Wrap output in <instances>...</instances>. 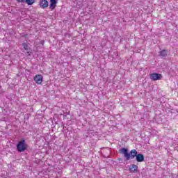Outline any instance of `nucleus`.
<instances>
[{
    "label": "nucleus",
    "instance_id": "4",
    "mask_svg": "<svg viewBox=\"0 0 178 178\" xmlns=\"http://www.w3.org/2000/svg\"><path fill=\"white\" fill-rule=\"evenodd\" d=\"M42 75L41 74H38L35 76H34L33 80L37 84H42Z\"/></svg>",
    "mask_w": 178,
    "mask_h": 178
},
{
    "label": "nucleus",
    "instance_id": "11",
    "mask_svg": "<svg viewBox=\"0 0 178 178\" xmlns=\"http://www.w3.org/2000/svg\"><path fill=\"white\" fill-rule=\"evenodd\" d=\"M35 2V0H25V3H27V5H33Z\"/></svg>",
    "mask_w": 178,
    "mask_h": 178
},
{
    "label": "nucleus",
    "instance_id": "5",
    "mask_svg": "<svg viewBox=\"0 0 178 178\" xmlns=\"http://www.w3.org/2000/svg\"><path fill=\"white\" fill-rule=\"evenodd\" d=\"M159 56L165 59L168 56V51L166 49H163L159 52Z\"/></svg>",
    "mask_w": 178,
    "mask_h": 178
},
{
    "label": "nucleus",
    "instance_id": "6",
    "mask_svg": "<svg viewBox=\"0 0 178 178\" xmlns=\"http://www.w3.org/2000/svg\"><path fill=\"white\" fill-rule=\"evenodd\" d=\"M22 47H23L24 49H25V51H26V54H28L29 55H30V54H31L32 50L30 47H29V44H27V43L23 42Z\"/></svg>",
    "mask_w": 178,
    "mask_h": 178
},
{
    "label": "nucleus",
    "instance_id": "9",
    "mask_svg": "<svg viewBox=\"0 0 178 178\" xmlns=\"http://www.w3.org/2000/svg\"><path fill=\"white\" fill-rule=\"evenodd\" d=\"M56 0H50L49 9H51V10H54V9L56 8Z\"/></svg>",
    "mask_w": 178,
    "mask_h": 178
},
{
    "label": "nucleus",
    "instance_id": "10",
    "mask_svg": "<svg viewBox=\"0 0 178 178\" xmlns=\"http://www.w3.org/2000/svg\"><path fill=\"white\" fill-rule=\"evenodd\" d=\"M136 159L137 162H144V154H137Z\"/></svg>",
    "mask_w": 178,
    "mask_h": 178
},
{
    "label": "nucleus",
    "instance_id": "12",
    "mask_svg": "<svg viewBox=\"0 0 178 178\" xmlns=\"http://www.w3.org/2000/svg\"><path fill=\"white\" fill-rule=\"evenodd\" d=\"M17 2H25L26 1V0H17Z\"/></svg>",
    "mask_w": 178,
    "mask_h": 178
},
{
    "label": "nucleus",
    "instance_id": "2",
    "mask_svg": "<svg viewBox=\"0 0 178 178\" xmlns=\"http://www.w3.org/2000/svg\"><path fill=\"white\" fill-rule=\"evenodd\" d=\"M17 149L18 152H24L27 149V144H26V140L22 139L17 145Z\"/></svg>",
    "mask_w": 178,
    "mask_h": 178
},
{
    "label": "nucleus",
    "instance_id": "8",
    "mask_svg": "<svg viewBox=\"0 0 178 178\" xmlns=\"http://www.w3.org/2000/svg\"><path fill=\"white\" fill-rule=\"evenodd\" d=\"M138 169V166L137 165L133 164L129 167V171L132 173H137V170Z\"/></svg>",
    "mask_w": 178,
    "mask_h": 178
},
{
    "label": "nucleus",
    "instance_id": "1",
    "mask_svg": "<svg viewBox=\"0 0 178 178\" xmlns=\"http://www.w3.org/2000/svg\"><path fill=\"white\" fill-rule=\"evenodd\" d=\"M120 154H123L126 161H130L136 158L138 152L136 149H132L129 153V149L123 147L120 149Z\"/></svg>",
    "mask_w": 178,
    "mask_h": 178
},
{
    "label": "nucleus",
    "instance_id": "13",
    "mask_svg": "<svg viewBox=\"0 0 178 178\" xmlns=\"http://www.w3.org/2000/svg\"><path fill=\"white\" fill-rule=\"evenodd\" d=\"M22 37H24V38H27V34H23Z\"/></svg>",
    "mask_w": 178,
    "mask_h": 178
},
{
    "label": "nucleus",
    "instance_id": "3",
    "mask_svg": "<svg viewBox=\"0 0 178 178\" xmlns=\"http://www.w3.org/2000/svg\"><path fill=\"white\" fill-rule=\"evenodd\" d=\"M150 79L153 81H156V80H161L162 79V74L158 73L150 74Z\"/></svg>",
    "mask_w": 178,
    "mask_h": 178
},
{
    "label": "nucleus",
    "instance_id": "7",
    "mask_svg": "<svg viewBox=\"0 0 178 178\" xmlns=\"http://www.w3.org/2000/svg\"><path fill=\"white\" fill-rule=\"evenodd\" d=\"M40 8H42V9H45V8H48V1L47 0H42L40 1Z\"/></svg>",
    "mask_w": 178,
    "mask_h": 178
}]
</instances>
